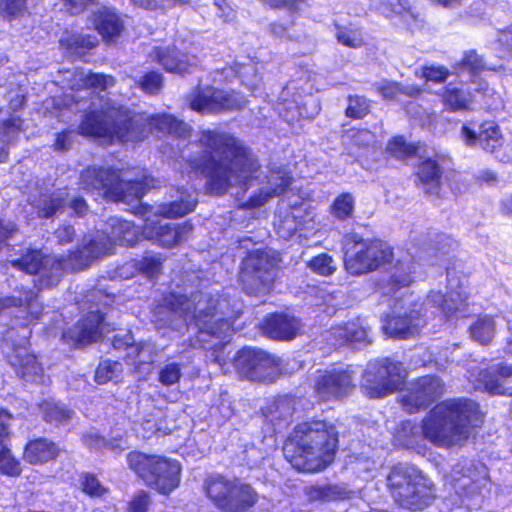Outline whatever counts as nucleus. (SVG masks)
Returning <instances> with one entry per match:
<instances>
[{"label": "nucleus", "instance_id": "nucleus-59", "mask_svg": "<svg viewBox=\"0 0 512 512\" xmlns=\"http://www.w3.org/2000/svg\"><path fill=\"white\" fill-rule=\"evenodd\" d=\"M181 367L178 363L164 365L159 371L158 380L164 386H171L179 382L181 378Z\"/></svg>", "mask_w": 512, "mask_h": 512}, {"label": "nucleus", "instance_id": "nucleus-48", "mask_svg": "<svg viewBox=\"0 0 512 512\" xmlns=\"http://www.w3.org/2000/svg\"><path fill=\"white\" fill-rule=\"evenodd\" d=\"M354 209L355 199L352 194L342 193L334 199L330 212L335 218L345 220L353 215Z\"/></svg>", "mask_w": 512, "mask_h": 512}, {"label": "nucleus", "instance_id": "nucleus-17", "mask_svg": "<svg viewBox=\"0 0 512 512\" xmlns=\"http://www.w3.org/2000/svg\"><path fill=\"white\" fill-rule=\"evenodd\" d=\"M17 295H8L0 298V310L15 308V317L21 320L23 326L36 323L43 315V304L38 293L32 288H20Z\"/></svg>", "mask_w": 512, "mask_h": 512}, {"label": "nucleus", "instance_id": "nucleus-29", "mask_svg": "<svg viewBox=\"0 0 512 512\" xmlns=\"http://www.w3.org/2000/svg\"><path fill=\"white\" fill-rule=\"evenodd\" d=\"M300 322L293 316L274 314L267 317L263 323L264 332L272 339L291 340L298 334Z\"/></svg>", "mask_w": 512, "mask_h": 512}, {"label": "nucleus", "instance_id": "nucleus-46", "mask_svg": "<svg viewBox=\"0 0 512 512\" xmlns=\"http://www.w3.org/2000/svg\"><path fill=\"white\" fill-rule=\"evenodd\" d=\"M301 214V209L293 208L275 223L277 233L280 237L288 239L299 229L302 224L300 220Z\"/></svg>", "mask_w": 512, "mask_h": 512}, {"label": "nucleus", "instance_id": "nucleus-8", "mask_svg": "<svg viewBox=\"0 0 512 512\" xmlns=\"http://www.w3.org/2000/svg\"><path fill=\"white\" fill-rule=\"evenodd\" d=\"M345 268L352 275L372 272L390 262L392 250L385 243L363 240L356 236L345 239Z\"/></svg>", "mask_w": 512, "mask_h": 512}, {"label": "nucleus", "instance_id": "nucleus-51", "mask_svg": "<svg viewBox=\"0 0 512 512\" xmlns=\"http://www.w3.org/2000/svg\"><path fill=\"white\" fill-rule=\"evenodd\" d=\"M164 85L163 75L155 70L148 71L137 81V86L148 95H157Z\"/></svg>", "mask_w": 512, "mask_h": 512}, {"label": "nucleus", "instance_id": "nucleus-47", "mask_svg": "<svg viewBox=\"0 0 512 512\" xmlns=\"http://www.w3.org/2000/svg\"><path fill=\"white\" fill-rule=\"evenodd\" d=\"M123 371L122 365L117 360L105 359L97 365L94 373V381L103 385L111 381Z\"/></svg>", "mask_w": 512, "mask_h": 512}, {"label": "nucleus", "instance_id": "nucleus-64", "mask_svg": "<svg viewBox=\"0 0 512 512\" xmlns=\"http://www.w3.org/2000/svg\"><path fill=\"white\" fill-rule=\"evenodd\" d=\"M150 496L147 491H138L128 503V512H147Z\"/></svg>", "mask_w": 512, "mask_h": 512}, {"label": "nucleus", "instance_id": "nucleus-19", "mask_svg": "<svg viewBox=\"0 0 512 512\" xmlns=\"http://www.w3.org/2000/svg\"><path fill=\"white\" fill-rule=\"evenodd\" d=\"M12 414L4 409H0V475L8 478L21 477L24 466L21 460L11 449L12 431L8 420Z\"/></svg>", "mask_w": 512, "mask_h": 512}, {"label": "nucleus", "instance_id": "nucleus-56", "mask_svg": "<svg viewBox=\"0 0 512 512\" xmlns=\"http://www.w3.org/2000/svg\"><path fill=\"white\" fill-rule=\"evenodd\" d=\"M430 305L436 306L446 318L450 317L458 309L455 306V299L452 297V295L449 298H446L440 292H433L429 296L425 306L427 307Z\"/></svg>", "mask_w": 512, "mask_h": 512}, {"label": "nucleus", "instance_id": "nucleus-37", "mask_svg": "<svg viewBox=\"0 0 512 512\" xmlns=\"http://www.w3.org/2000/svg\"><path fill=\"white\" fill-rule=\"evenodd\" d=\"M163 262L164 258L150 255L131 259L127 265L133 269L131 276L143 275L148 279H156L162 272Z\"/></svg>", "mask_w": 512, "mask_h": 512}, {"label": "nucleus", "instance_id": "nucleus-41", "mask_svg": "<svg viewBox=\"0 0 512 512\" xmlns=\"http://www.w3.org/2000/svg\"><path fill=\"white\" fill-rule=\"evenodd\" d=\"M65 49L71 53L84 55L98 46V40L91 34H72L61 41Z\"/></svg>", "mask_w": 512, "mask_h": 512}, {"label": "nucleus", "instance_id": "nucleus-58", "mask_svg": "<svg viewBox=\"0 0 512 512\" xmlns=\"http://www.w3.org/2000/svg\"><path fill=\"white\" fill-rule=\"evenodd\" d=\"M336 37L339 43L350 48H358L363 44L362 34L357 29L340 27L337 30Z\"/></svg>", "mask_w": 512, "mask_h": 512}, {"label": "nucleus", "instance_id": "nucleus-18", "mask_svg": "<svg viewBox=\"0 0 512 512\" xmlns=\"http://www.w3.org/2000/svg\"><path fill=\"white\" fill-rule=\"evenodd\" d=\"M58 442L47 436L28 438L22 447V459L31 466L55 464L63 453Z\"/></svg>", "mask_w": 512, "mask_h": 512}, {"label": "nucleus", "instance_id": "nucleus-20", "mask_svg": "<svg viewBox=\"0 0 512 512\" xmlns=\"http://www.w3.org/2000/svg\"><path fill=\"white\" fill-rule=\"evenodd\" d=\"M6 360L16 376L26 382H36L44 376V368L37 355L29 348L14 345Z\"/></svg>", "mask_w": 512, "mask_h": 512}, {"label": "nucleus", "instance_id": "nucleus-63", "mask_svg": "<svg viewBox=\"0 0 512 512\" xmlns=\"http://www.w3.org/2000/svg\"><path fill=\"white\" fill-rule=\"evenodd\" d=\"M477 91L481 92L486 99L485 105L489 109H499L503 107L501 96L494 90L489 88L487 83H479Z\"/></svg>", "mask_w": 512, "mask_h": 512}, {"label": "nucleus", "instance_id": "nucleus-42", "mask_svg": "<svg viewBox=\"0 0 512 512\" xmlns=\"http://www.w3.org/2000/svg\"><path fill=\"white\" fill-rule=\"evenodd\" d=\"M197 205L195 199L181 196L179 199L164 203L160 206V213L168 219H177L186 216L194 211Z\"/></svg>", "mask_w": 512, "mask_h": 512}, {"label": "nucleus", "instance_id": "nucleus-27", "mask_svg": "<svg viewBox=\"0 0 512 512\" xmlns=\"http://www.w3.org/2000/svg\"><path fill=\"white\" fill-rule=\"evenodd\" d=\"M189 106L201 114L217 113L224 109V96L213 86H196L190 94Z\"/></svg>", "mask_w": 512, "mask_h": 512}, {"label": "nucleus", "instance_id": "nucleus-1", "mask_svg": "<svg viewBox=\"0 0 512 512\" xmlns=\"http://www.w3.org/2000/svg\"><path fill=\"white\" fill-rule=\"evenodd\" d=\"M78 133L98 139L104 145L139 144L151 135L183 138L190 128L169 113L147 114L123 107L97 108L87 111L78 125Z\"/></svg>", "mask_w": 512, "mask_h": 512}, {"label": "nucleus", "instance_id": "nucleus-22", "mask_svg": "<svg viewBox=\"0 0 512 512\" xmlns=\"http://www.w3.org/2000/svg\"><path fill=\"white\" fill-rule=\"evenodd\" d=\"M354 389L349 371H324L315 383L317 395L324 399H338L348 395Z\"/></svg>", "mask_w": 512, "mask_h": 512}, {"label": "nucleus", "instance_id": "nucleus-36", "mask_svg": "<svg viewBox=\"0 0 512 512\" xmlns=\"http://www.w3.org/2000/svg\"><path fill=\"white\" fill-rule=\"evenodd\" d=\"M442 101L450 111H465L472 109L474 102L473 95L451 84H448L443 91Z\"/></svg>", "mask_w": 512, "mask_h": 512}, {"label": "nucleus", "instance_id": "nucleus-52", "mask_svg": "<svg viewBox=\"0 0 512 512\" xmlns=\"http://www.w3.org/2000/svg\"><path fill=\"white\" fill-rule=\"evenodd\" d=\"M308 267L322 276H329L337 269V264L332 256L327 253L319 254L308 262Z\"/></svg>", "mask_w": 512, "mask_h": 512}, {"label": "nucleus", "instance_id": "nucleus-50", "mask_svg": "<svg viewBox=\"0 0 512 512\" xmlns=\"http://www.w3.org/2000/svg\"><path fill=\"white\" fill-rule=\"evenodd\" d=\"M79 81L81 82V87L99 91H105L109 86L115 84L113 76L97 72H88L82 75Z\"/></svg>", "mask_w": 512, "mask_h": 512}, {"label": "nucleus", "instance_id": "nucleus-5", "mask_svg": "<svg viewBox=\"0 0 512 512\" xmlns=\"http://www.w3.org/2000/svg\"><path fill=\"white\" fill-rule=\"evenodd\" d=\"M128 468L148 487L169 496L180 486L182 466L174 458L132 450L126 455Z\"/></svg>", "mask_w": 512, "mask_h": 512}, {"label": "nucleus", "instance_id": "nucleus-23", "mask_svg": "<svg viewBox=\"0 0 512 512\" xmlns=\"http://www.w3.org/2000/svg\"><path fill=\"white\" fill-rule=\"evenodd\" d=\"M461 138L468 146H474L477 143L487 152H496L498 146H501L502 133L499 126L494 122H484L479 127V132H475L468 126L461 128Z\"/></svg>", "mask_w": 512, "mask_h": 512}, {"label": "nucleus", "instance_id": "nucleus-2", "mask_svg": "<svg viewBox=\"0 0 512 512\" xmlns=\"http://www.w3.org/2000/svg\"><path fill=\"white\" fill-rule=\"evenodd\" d=\"M482 423L479 405L470 399L457 398L438 403L418 427L407 422L398 433L399 442L414 447L421 438L441 448L463 446L473 430Z\"/></svg>", "mask_w": 512, "mask_h": 512}, {"label": "nucleus", "instance_id": "nucleus-26", "mask_svg": "<svg viewBox=\"0 0 512 512\" xmlns=\"http://www.w3.org/2000/svg\"><path fill=\"white\" fill-rule=\"evenodd\" d=\"M92 23L106 44L115 42L124 31V23L120 15L106 7L93 13Z\"/></svg>", "mask_w": 512, "mask_h": 512}, {"label": "nucleus", "instance_id": "nucleus-53", "mask_svg": "<svg viewBox=\"0 0 512 512\" xmlns=\"http://www.w3.org/2000/svg\"><path fill=\"white\" fill-rule=\"evenodd\" d=\"M65 204L64 197L52 193L37 206V213L39 217L48 219L53 217Z\"/></svg>", "mask_w": 512, "mask_h": 512}, {"label": "nucleus", "instance_id": "nucleus-21", "mask_svg": "<svg viewBox=\"0 0 512 512\" xmlns=\"http://www.w3.org/2000/svg\"><path fill=\"white\" fill-rule=\"evenodd\" d=\"M471 377L476 389L490 394L512 396V366L498 365L492 372L472 369Z\"/></svg>", "mask_w": 512, "mask_h": 512}, {"label": "nucleus", "instance_id": "nucleus-6", "mask_svg": "<svg viewBox=\"0 0 512 512\" xmlns=\"http://www.w3.org/2000/svg\"><path fill=\"white\" fill-rule=\"evenodd\" d=\"M201 155L188 159L189 167L196 175L208 179L211 193H224V133L205 130L199 138Z\"/></svg>", "mask_w": 512, "mask_h": 512}, {"label": "nucleus", "instance_id": "nucleus-55", "mask_svg": "<svg viewBox=\"0 0 512 512\" xmlns=\"http://www.w3.org/2000/svg\"><path fill=\"white\" fill-rule=\"evenodd\" d=\"M386 151L397 159H405L416 153V148L406 143L403 137L392 138L386 147Z\"/></svg>", "mask_w": 512, "mask_h": 512}, {"label": "nucleus", "instance_id": "nucleus-60", "mask_svg": "<svg viewBox=\"0 0 512 512\" xmlns=\"http://www.w3.org/2000/svg\"><path fill=\"white\" fill-rule=\"evenodd\" d=\"M418 77L436 83L444 82L449 76V70L444 66H427L416 71Z\"/></svg>", "mask_w": 512, "mask_h": 512}, {"label": "nucleus", "instance_id": "nucleus-33", "mask_svg": "<svg viewBox=\"0 0 512 512\" xmlns=\"http://www.w3.org/2000/svg\"><path fill=\"white\" fill-rule=\"evenodd\" d=\"M337 345L344 343L362 344L368 337V331L359 320L351 321L343 326L332 327L329 331Z\"/></svg>", "mask_w": 512, "mask_h": 512}, {"label": "nucleus", "instance_id": "nucleus-13", "mask_svg": "<svg viewBox=\"0 0 512 512\" xmlns=\"http://www.w3.org/2000/svg\"><path fill=\"white\" fill-rule=\"evenodd\" d=\"M406 371L400 363L386 360L378 368L371 365L362 382L363 392L370 398H381L400 387Z\"/></svg>", "mask_w": 512, "mask_h": 512}, {"label": "nucleus", "instance_id": "nucleus-44", "mask_svg": "<svg viewBox=\"0 0 512 512\" xmlns=\"http://www.w3.org/2000/svg\"><path fill=\"white\" fill-rule=\"evenodd\" d=\"M376 89L383 98L387 100L396 99L400 94L411 97L418 95L421 92V89L414 85L402 87L397 82L389 80H382L378 82Z\"/></svg>", "mask_w": 512, "mask_h": 512}, {"label": "nucleus", "instance_id": "nucleus-32", "mask_svg": "<svg viewBox=\"0 0 512 512\" xmlns=\"http://www.w3.org/2000/svg\"><path fill=\"white\" fill-rule=\"evenodd\" d=\"M258 500L257 493L247 484H234L226 494V511L243 512Z\"/></svg>", "mask_w": 512, "mask_h": 512}, {"label": "nucleus", "instance_id": "nucleus-39", "mask_svg": "<svg viewBox=\"0 0 512 512\" xmlns=\"http://www.w3.org/2000/svg\"><path fill=\"white\" fill-rule=\"evenodd\" d=\"M84 250L88 252V256L93 261L115 253V247L104 230L96 231L84 244Z\"/></svg>", "mask_w": 512, "mask_h": 512}, {"label": "nucleus", "instance_id": "nucleus-25", "mask_svg": "<svg viewBox=\"0 0 512 512\" xmlns=\"http://www.w3.org/2000/svg\"><path fill=\"white\" fill-rule=\"evenodd\" d=\"M423 324L420 311L413 308L409 313H399L388 318L383 328L389 336L406 339L414 336Z\"/></svg>", "mask_w": 512, "mask_h": 512}, {"label": "nucleus", "instance_id": "nucleus-24", "mask_svg": "<svg viewBox=\"0 0 512 512\" xmlns=\"http://www.w3.org/2000/svg\"><path fill=\"white\" fill-rule=\"evenodd\" d=\"M150 55L154 62L162 66V68L169 73L184 75L190 73L193 66V64L189 62L187 55L180 53L174 44L169 46H155Z\"/></svg>", "mask_w": 512, "mask_h": 512}, {"label": "nucleus", "instance_id": "nucleus-11", "mask_svg": "<svg viewBox=\"0 0 512 512\" xmlns=\"http://www.w3.org/2000/svg\"><path fill=\"white\" fill-rule=\"evenodd\" d=\"M226 187L245 184L257 171L258 161L244 143L226 135Z\"/></svg>", "mask_w": 512, "mask_h": 512}, {"label": "nucleus", "instance_id": "nucleus-57", "mask_svg": "<svg viewBox=\"0 0 512 512\" xmlns=\"http://www.w3.org/2000/svg\"><path fill=\"white\" fill-rule=\"evenodd\" d=\"M457 73H460L464 70H468L471 72H480L484 69L494 70L492 67H486L483 59L476 54L474 51H470L465 54L462 61L455 67Z\"/></svg>", "mask_w": 512, "mask_h": 512}, {"label": "nucleus", "instance_id": "nucleus-40", "mask_svg": "<svg viewBox=\"0 0 512 512\" xmlns=\"http://www.w3.org/2000/svg\"><path fill=\"white\" fill-rule=\"evenodd\" d=\"M78 482L80 491L90 499H105L110 493V488L105 486L93 472L80 473Z\"/></svg>", "mask_w": 512, "mask_h": 512}, {"label": "nucleus", "instance_id": "nucleus-30", "mask_svg": "<svg viewBox=\"0 0 512 512\" xmlns=\"http://www.w3.org/2000/svg\"><path fill=\"white\" fill-rule=\"evenodd\" d=\"M189 302L190 299L186 294L175 291L166 292L154 304L152 314L157 321L164 322L170 320L174 315L185 313Z\"/></svg>", "mask_w": 512, "mask_h": 512}, {"label": "nucleus", "instance_id": "nucleus-45", "mask_svg": "<svg viewBox=\"0 0 512 512\" xmlns=\"http://www.w3.org/2000/svg\"><path fill=\"white\" fill-rule=\"evenodd\" d=\"M204 491L210 501L219 509H224V477L210 475L204 483Z\"/></svg>", "mask_w": 512, "mask_h": 512}, {"label": "nucleus", "instance_id": "nucleus-15", "mask_svg": "<svg viewBox=\"0 0 512 512\" xmlns=\"http://www.w3.org/2000/svg\"><path fill=\"white\" fill-rule=\"evenodd\" d=\"M193 230L190 221L178 224L163 223L159 220L146 221L141 227L144 239L162 248L171 249L186 240Z\"/></svg>", "mask_w": 512, "mask_h": 512}, {"label": "nucleus", "instance_id": "nucleus-16", "mask_svg": "<svg viewBox=\"0 0 512 512\" xmlns=\"http://www.w3.org/2000/svg\"><path fill=\"white\" fill-rule=\"evenodd\" d=\"M442 391L443 385L437 377L424 376L415 382H411L401 392L400 402L407 412L413 413L426 408Z\"/></svg>", "mask_w": 512, "mask_h": 512}, {"label": "nucleus", "instance_id": "nucleus-35", "mask_svg": "<svg viewBox=\"0 0 512 512\" xmlns=\"http://www.w3.org/2000/svg\"><path fill=\"white\" fill-rule=\"evenodd\" d=\"M196 325L199 327V332L201 334H206L210 337L218 338V342L214 345L224 346L222 334L224 327V319L217 318L214 312L211 311H200L195 316Z\"/></svg>", "mask_w": 512, "mask_h": 512}, {"label": "nucleus", "instance_id": "nucleus-54", "mask_svg": "<svg viewBox=\"0 0 512 512\" xmlns=\"http://www.w3.org/2000/svg\"><path fill=\"white\" fill-rule=\"evenodd\" d=\"M27 10V0H0V15L11 21L21 17Z\"/></svg>", "mask_w": 512, "mask_h": 512}, {"label": "nucleus", "instance_id": "nucleus-28", "mask_svg": "<svg viewBox=\"0 0 512 512\" xmlns=\"http://www.w3.org/2000/svg\"><path fill=\"white\" fill-rule=\"evenodd\" d=\"M292 177L290 173L282 168L271 170L268 175L269 188L260 191L247 202L249 208L259 207L265 204L270 198L283 194L290 186Z\"/></svg>", "mask_w": 512, "mask_h": 512}, {"label": "nucleus", "instance_id": "nucleus-3", "mask_svg": "<svg viewBox=\"0 0 512 512\" xmlns=\"http://www.w3.org/2000/svg\"><path fill=\"white\" fill-rule=\"evenodd\" d=\"M337 443V431L332 425L322 421L302 423L285 444L284 454L295 469L317 472L332 463Z\"/></svg>", "mask_w": 512, "mask_h": 512}, {"label": "nucleus", "instance_id": "nucleus-10", "mask_svg": "<svg viewBox=\"0 0 512 512\" xmlns=\"http://www.w3.org/2000/svg\"><path fill=\"white\" fill-rule=\"evenodd\" d=\"M10 263L25 274L40 275L47 284L56 285L65 273V259L62 256L45 254L41 249L27 248Z\"/></svg>", "mask_w": 512, "mask_h": 512}, {"label": "nucleus", "instance_id": "nucleus-62", "mask_svg": "<svg viewBox=\"0 0 512 512\" xmlns=\"http://www.w3.org/2000/svg\"><path fill=\"white\" fill-rule=\"evenodd\" d=\"M369 111V105L365 98L354 96L349 98V104L346 109L348 117L360 119L364 117Z\"/></svg>", "mask_w": 512, "mask_h": 512}, {"label": "nucleus", "instance_id": "nucleus-4", "mask_svg": "<svg viewBox=\"0 0 512 512\" xmlns=\"http://www.w3.org/2000/svg\"><path fill=\"white\" fill-rule=\"evenodd\" d=\"M122 171L112 166L88 165L79 173V189L115 203L141 199L148 191L145 179L126 180Z\"/></svg>", "mask_w": 512, "mask_h": 512}, {"label": "nucleus", "instance_id": "nucleus-49", "mask_svg": "<svg viewBox=\"0 0 512 512\" xmlns=\"http://www.w3.org/2000/svg\"><path fill=\"white\" fill-rule=\"evenodd\" d=\"M61 256L65 259V271L67 269L73 272L80 271L88 268L93 262V259L88 256V252L84 250V246L69 250L67 255Z\"/></svg>", "mask_w": 512, "mask_h": 512}, {"label": "nucleus", "instance_id": "nucleus-12", "mask_svg": "<svg viewBox=\"0 0 512 512\" xmlns=\"http://www.w3.org/2000/svg\"><path fill=\"white\" fill-rule=\"evenodd\" d=\"M234 365L244 378L257 381H273L280 373V358L255 349H243L237 353Z\"/></svg>", "mask_w": 512, "mask_h": 512}, {"label": "nucleus", "instance_id": "nucleus-7", "mask_svg": "<svg viewBox=\"0 0 512 512\" xmlns=\"http://www.w3.org/2000/svg\"><path fill=\"white\" fill-rule=\"evenodd\" d=\"M387 485L392 497L409 509H422L433 497L428 480L413 466L398 464L387 476Z\"/></svg>", "mask_w": 512, "mask_h": 512}, {"label": "nucleus", "instance_id": "nucleus-34", "mask_svg": "<svg viewBox=\"0 0 512 512\" xmlns=\"http://www.w3.org/2000/svg\"><path fill=\"white\" fill-rule=\"evenodd\" d=\"M39 411L42 420L53 426H60L72 418V410L65 404L44 400L39 404Z\"/></svg>", "mask_w": 512, "mask_h": 512}, {"label": "nucleus", "instance_id": "nucleus-31", "mask_svg": "<svg viewBox=\"0 0 512 512\" xmlns=\"http://www.w3.org/2000/svg\"><path fill=\"white\" fill-rule=\"evenodd\" d=\"M106 233L115 248L117 246L133 247L138 242L135 225L124 219H110Z\"/></svg>", "mask_w": 512, "mask_h": 512}, {"label": "nucleus", "instance_id": "nucleus-9", "mask_svg": "<svg viewBox=\"0 0 512 512\" xmlns=\"http://www.w3.org/2000/svg\"><path fill=\"white\" fill-rule=\"evenodd\" d=\"M278 259L269 251H253L244 261L241 275L246 291L250 294H267L274 282V268Z\"/></svg>", "mask_w": 512, "mask_h": 512}, {"label": "nucleus", "instance_id": "nucleus-38", "mask_svg": "<svg viewBox=\"0 0 512 512\" xmlns=\"http://www.w3.org/2000/svg\"><path fill=\"white\" fill-rule=\"evenodd\" d=\"M418 178L422 189L429 194H437L440 186L441 172L434 160L427 159L418 167Z\"/></svg>", "mask_w": 512, "mask_h": 512}, {"label": "nucleus", "instance_id": "nucleus-43", "mask_svg": "<svg viewBox=\"0 0 512 512\" xmlns=\"http://www.w3.org/2000/svg\"><path fill=\"white\" fill-rule=\"evenodd\" d=\"M496 325L491 316L479 317L470 327L471 337L481 343L486 344L492 340L495 335Z\"/></svg>", "mask_w": 512, "mask_h": 512}, {"label": "nucleus", "instance_id": "nucleus-14", "mask_svg": "<svg viewBox=\"0 0 512 512\" xmlns=\"http://www.w3.org/2000/svg\"><path fill=\"white\" fill-rule=\"evenodd\" d=\"M104 320L105 314L100 310L88 311L73 327L63 330L61 339L73 349L85 347L101 337Z\"/></svg>", "mask_w": 512, "mask_h": 512}, {"label": "nucleus", "instance_id": "nucleus-61", "mask_svg": "<svg viewBox=\"0 0 512 512\" xmlns=\"http://www.w3.org/2000/svg\"><path fill=\"white\" fill-rule=\"evenodd\" d=\"M239 76L244 85H246L250 90H256L260 83L261 78L257 73L256 67L252 64H247L241 66V70L238 71Z\"/></svg>", "mask_w": 512, "mask_h": 512}]
</instances>
